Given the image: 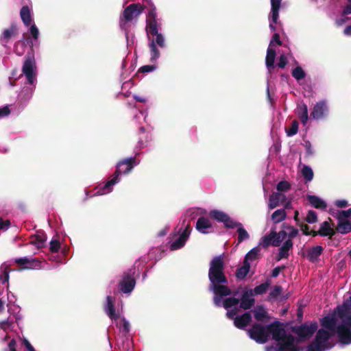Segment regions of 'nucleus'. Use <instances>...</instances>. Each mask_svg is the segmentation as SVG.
Listing matches in <instances>:
<instances>
[{"label":"nucleus","mask_w":351,"mask_h":351,"mask_svg":"<svg viewBox=\"0 0 351 351\" xmlns=\"http://www.w3.org/2000/svg\"><path fill=\"white\" fill-rule=\"evenodd\" d=\"M147 9L146 31L147 35V45L150 53V62L156 63L160 57L159 48H166V40L161 32L162 23L157 18L156 9L152 0H144L143 4L132 3L123 10L119 19V26L124 30L127 45L134 43V36L128 30V23L136 21L143 11Z\"/></svg>","instance_id":"f257e3e1"},{"label":"nucleus","mask_w":351,"mask_h":351,"mask_svg":"<svg viewBox=\"0 0 351 351\" xmlns=\"http://www.w3.org/2000/svg\"><path fill=\"white\" fill-rule=\"evenodd\" d=\"M322 328L318 330L315 340L308 346L306 351H326L332 347L329 339L337 335L341 345L351 344V296L342 305L321 321Z\"/></svg>","instance_id":"f03ea898"},{"label":"nucleus","mask_w":351,"mask_h":351,"mask_svg":"<svg viewBox=\"0 0 351 351\" xmlns=\"http://www.w3.org/2000/svg\"><path fill=\"white\" fill-rule=\"evenodd\" d=\"M225 267L223 254L214 256L209 264L208 289L214 293L213 302L217 307H221L223 297L231 294L230 289L226 285L228 279L225 275Z\"/></svg>","instance_id":"7ed1b4c3"},{"label":"nucleus","mask_w":351,"mask_h":351,"mask_svg":"<svg viewBox=\"0 0 351 351\" xmlns=\"http://www.w3.org/2000/svg\"><path fill=\"white\" fill-rule=\"evenodd\" d=\"M139 163L140 160H137L135 156L129 157L119 161L116 165V171L112 175V178L104 185H99L95 189V192L93 194L89 195L86 193V197L103 195L110 193L112 191L114 186L120 182L121 176L128 174Z\"/></svg>","instance_id":"20e7f679"},{"label":"nucleus","mask_w":351,"mask_h":351,"mask_svg":"<svg viewBox=\"0 0 351 351\" xmlns=\"http://www.w3.org/2000/svg\"><path fill=\"white\" fill-rule=\"evenodd\" d=\"M239 299L233 296L221 300V307L223 306L227 310L226 316L228 318L234 320V326L239 329H245L252 321V315L250 312L244 313L237 315L239 313Z\"/></svg>","instance_id":"39448f33"},{"label":"nucleus","mask_w":351,"mask_h":351,"mask_svg":"<svg viewBox=\"0 0 351 351\" xmlns=\"http://www.w3.org/2000/svg\"><path fill=\"white\" fill-rule=\"evenodd\" d=\"M104 311L109 318L115 322L119 330L124 333H128L130 331V323L122 315V308L115 310L114 308V298L111 295H107L106 301L104 304Z\"/></svg>","instance_id":"423d86ee"},{"label":"nucleus","mask_w":351,"mask_h":351,"mask_svg":"<svg viewBox=\"0 0 351 351\" xmlns=\"http://www.w3.org/2000/svg\"><path fill=\"white\" fill-rule=\"evenodd\" d=\"M269 337L270 335L272 338L278 342V346H286L290 348L293 343L295 342V337L291 335H287L283 325L279 322H274L268 325Z\"/></svg>","instance_id":"0eeeda50"},{"label":"nucleus","mask_w":351,"mask_h":351,"mask_svg":"<svg viewBox=\"0 0 351 351\" xmlns=\"http://www.w3.org/2000/svg\"><path fill=\"white\" fill-rule=\"evenodd\" d=\"M20 16L24 25L26 27L30 26L29 32L34 39L32 41V45H36L38 43L39 30L33 22L32 14L29 8L27 5L22 7L20 11Z\"/></svg>","instance_id":"6e6552de"},{"label":"nucleus","mask_w":351,"mask_h":351,"mask_svg":"<svg viewBox=\"0 0 351 351\" xmlns=\"http://www.w3.org/2000/svg\"><path fill=\"white\" fill-rule=\"evenodd\" d=\"M191 230L190 223L189 222L185 223V221H184L177 234H175L178 237L170 244V250H177L182 248L190 237Z\"/></svg>","instance_id":"1a4fd4ad"},{"label":"nucleus","mask_w":351,"mask_h":351,"mask_svg":"<svg viewBox=\"0 0 351 351\" xmlns=\"http://www.w3.org/2000/svg\"><path fill=\"white\" fill-rule=\"evenodd\" d=\"M249 337L258 343H265L269 339L268 325L255 324L247 331Z\"/></svg>","instance_id":"9d476101"},{"label":"nucleus","mask_w":351,"mask_h":351,"mask_svg":"<svg viewBox=\"0 0 351 351\" xmlns=\"http://www.w3.org/2000/svg\"><path fill=\"white\" fill-rule=\"evenodd\" d=\"M23 75L30 85L35 86L36 82V64L33 56L27 57L22 69Z\"/></svg>","instance_id":"9b49d317"},{"label":"nucleus","mask_w":351,"mask_h":351,"mask_svg":"<svg viewBox=\"0 0 351 351\" xmlns=\"http://www.w3.org/2000/svg\"><path fill=\"white\" fill-rule=\"evenodd\" d=\"M271 12L269 16V28L271 32H275L277 27H282V24L278 22L279 10L282 0H270Z\"/></svg>","instance_id":"f8f14e48"},{"label":"nucleus","mask_w":351,"mask_h":351,"mask_svg":"<svg viewBox=\"0 0 351 351\" xmlns=\"http://www.w3.org/2000/svg\"><path fill=\"white\" fill-rule=\"evenodd\" d=\"M317 324L313 322H305L293 328V332L301 339H309L317 330Z\"/></svg>","instance_id":"ddd939ff"},{"label":"nucleus","mask_w":351,"mask_h":351,"mask_svg":"<svg viewBox=\"0 0 351 351\" xmlns=\"http://www.w3.org/2000/svg\"><path fill=\"white\" fill-rule=\"evenodd\" d=\"M135 273V269L131 268L128 272H125L123 280L119 282L120 290L124 293H130L134 289L136 281L132 276Z\"/></svg>","instance_id":"4468645a"},{"label":"nucleus","mask_w":351,"mask_h":351,"mask_svg":"<svg viewBox=\"0 0 351 351\" xmlns=\"http://www.w3.org/2000/svg\"><path fill=\"white\" fill-rule=\"evenodd\" d=\"M328 113V107L326 100L317 101L313 106L311 117L314 120H322L325 119Z\"/></svg>","instance_id":"2eb2a0df"},{"label":"nucleus","mask_w":351,"mask_h":351,"mask_svg":"<svg viewBox=\"0 0 351 351\" xmlns=\"http://www.w3.org/2000/svg\"><path fill=\"white\" fill-rule=\"evenodd\" d=\"M14 261L24 269H39L42 268V262L35 258L24 256L16 258Z\"/></svg>","instance_id":"dca6fc26"},{"label":"nucleus","mask_w":351,"mask_h":351,"mask_svg":"<svg viewBox=\"0 0 351 351\" xmlns=\"http://www.w3.org/2000/svg\"><path fill=\"white\" fill-rule=\"evenodd\" d=\"M209 216L215 220L223 223L226 228H234L236 221L230 218L226 213L219 210H212L209 213Z\"/></svg>","instance_id":"f3484780"},{"label":"nucleus","mask_w":351,"mask_h":351,"mask_svg":"<svg viewBox=\"0 0 351 351\" xmlns=\"http://www.w3.org/2000/svg\"><path fill=\"white\" fill-rule=\"evenodd\" d=\"M254 299L252 289L244 288L239 300V308L243 310L250 309L254 305Z\"/></svg>","instance_id":"a211bd4d"},{"label":"nucleus","mask_w":351,"mask_h":351,"mask_svg":"<svg viewBox=\"0 0 351 351\" xmlns=\"http://www.w3.org/2000/svg\"><path fill=\"white\" fill-rule=\"evenodd\" d=\"M18 28L16 24H12L10 27L5 29L0 36V44L6 47L12 38L17 34Z\"/></svg>","instance_id":"6ab92c4d"},{"label":"nucleus","mask_w":351,"mask_h":351,"mask_svg":"<svg viewBox=\"0 0 351 351\" xmlns=\"http://www.w3.org/2000/svg\"><path fill=\"white\" fill-rule=\"evenodd\" d=\"M323 250L324 249L321 245H315L306 249L302 252V255L309 261L314 263L319 260Z\"/></svg>","instance_id":"aec40b11"},{"label":"nucleus","mask_w":351,"mask_h":351,"mask_svg":"<svg viewBox=\"0 0 351 351\" xmlns=\"http://www.w3.org/2000/svg\"><path fill=\"white\" fill-rule=\"evenodd\" d=\"M195 228L202 234H208L213 230L210 221L204 217H201L197 219Z\"/></svg>","instance_id":"412c9836"},{"label":"nucleus","mask_w":351,"mask_h":351,"mask_svg":"<svg viewBox=\"0 0 351 351\" xmlns=\"http://www.w3.org/2000/svg\"><path fill=\"white\" fill-rule=\"evenodd\" d=\"M335 217L338 219V224L337 230L341 234H347L351 232V222L343 217L342 215H339V213H337Z\"/></svg>","instance_id":"4be33fe9"},{"label":"nucleus","mask_w":351,"mask_h":351,"mask_svg":"<svg viewBox=\"0 0 351 351\" xmlns=\"http://www.w3.org/2000/svg\"><path fill=\"white\" fill-rule=\"evenodd\" d=\"M47 240L46 234L43 232H37L30 237L29 243L38 248L43 247Z\"/></svg>","instance_id":"5701e85b"},{"label":"nucleus","mask_w":351,"mask_h":351,"mask_svg":"<svg viewBox=\"0 0 351 351\" xmlns=\"http://www.w3.org/2000/svg\"><path fill=\"white\" fill-rule=\"evenodd\" d=\"M320 235L322 237H332L335 234V230L330 226L328 221H325L320 224L318 232H313V236Z\"/></svg>","instance_id":"b1692460"},{"label":"nucleus","mask_w":351,"mask_h":351,"mask_svg":"<svg viewBox=\"0 0 351 351\" xmlns=\"http://www.w3.org/2000/svg\"><path fill=\"white\" fill-rule=\"evenodd\" d=\"M306 198L310 204L317 209L325 210L327 207L326 202L318 196L308 195Z\"/></svg>","instance_id":"393cba45"},{"label":"nucleus","mask_w":351,"mask_h":351,"mask_svg":"<svg viewBox=\"0 0 351 351\" xmlns=\"http://www.w3.org/2000/svg\"><path fill=\"white\" fill-rule=\"evenodd\" d=\"M276 58V51L274 48L268 47L265 58V64L269 73L274 68V61Z\"/></svg>","instance_id":"a878e982"},{"label":"nucleus","mask_w":351,"mask_h":351,"mask_svg":"<svg viewBox=\"0 0 351 351\" xmlns=\"http://www.w3.org/2000/svg\"><path fill=\"white\" fill-rule=\"evenodd\" d=\"M293 247V243L291 239H287L279 248L278 254V260L288 257L289 252Z\"/></svg>","instance_id":"bb28decb"},{"label":"nucleus","mask_w":351,"mask_h":351,"mask_svg":"<svg viewBox=\"0 0 351 351\" xmlns=\"http://www.w3.org/2000/svg\"><path fill=\"white\" fill-rule=\"evenodd\" d=\"M285 196L278 193H272L269 198L268 207L269 210H272L279 206L280 202L282 200Z\"/></svg>","instance_id":"cd10ccee"},{"label":"nucleus","mask_w":351,"mask_h":351,"mask_svg":"<svg viewBox=\"0 0 351 351\" xmlns=\"http://www.w3.org/2000/svg\"><path fill=\"white\" fill-rule=\"evenodd\" d=\"M10 266V263L9 262H4L0 266V282L2 284L6 283L9 280Z\"/></svg>","instance_id":"c85d7f7f"},{"label":"nucleus","mask_w":351,"mask_h":351,"mask_svg":"<svg viewBox=\"0 0 351 351\" xmlns=\"http://www.w3.org/2000/svg\"><path fill=\"white\" fill-rule=\"evenodd\" d=\"M34 88L24 87L18 95V99L23 103L27 102L32 97Z\"/></svg>","instance_id":"c756f323"},{"label":"nucleus","mask_w":351,"mask_h":351,"mask_svg":"<svg viewBox=\"0 0 351 351\" xmlns=\"http://www.w3.org/2000/svg\"><path fill=\"white\" fill-rule=\"evenodd\" d=\"M271 240V245L278 247L280 245L282 241L286 238L285 237V232L280 230L279 232L272 231L269 234Z\"/></svg>","instance_id":"7c9ffc66"},{"label":"nucleus","mask_w":351,"mask_h":351,"mask_svg":"<svg viewBox=\"0 0 351 351\" xmlns=\"http://www.w3.org/2000/svg\"><path fill=\"white\" fill-rule=\"evenodd\" d=\"M298 115L304 125H306L308 120L307 106L304 104L298 107Z\"/></svg>","instance_id":"2f4dec72"},{"label":"nucleus","mask_w":351,"mask_h":351,"mask_svg":"<svg viewBox=\"0 0 351 351\" xmlns=\"http://www.w3.org/2000/svg\"><path fill=\"white\" fill-rule=\"evenodd\" d=\"M250 269V262L243 261V265L239 267L235 273L236 277L238 279H243L246 277Z\"/></svg>","instance_id":"473e14b6"},{"label":"nucleus","mask_w":351,"mask_h":351,"mask_svg":"<svg viewBox=\"0 0 351 351\" xmlns=\"http://www.w3.org/2000/svg\"><path fill=\"white\" fill-rule=\"evenodd\" d=\"M234 228H237L238 232V242L241 243L245 240H247L250 238V235L246 230L243 228L242 223L236 221V224L234 225Z\"/></svg>","instance_id":"72a5a7b5"},{"label":"nucleus","mask_w":351,"mask_h":351,"mask_svg":"<svg viewBox=\"0 0 351 351\" xmlns=\"http://www.w3.org/2000/svg\"><path fill=\"white\" fill-rule=\"evenodd\" d=\"M287 213L285 209L280 208L275 210L271 215V220L276 223H280L286 219Z\"/></svg>","instance_id":"f704fd0d"},{"label":"nucleus","mask_w":351,"mask_h":351,"mask_svg":"<svg viewBox=\"0 0 351 351\" xmlns=\"http://www.w3.org/2000/svg\"><path fill=\"white\" fill-rule=\"evenodd\" d=\"M301 173L306 182H311L313 178V171L312 168L306 165H303L301 169Z\"/></svg>","instance_id":"c9c22d12"},{"label":"nucleus","mask_w":351,"mask_h":351,"mask_svg":"<svg viewBox=\"0 0 351 351\" xmlns=\"http://www.w3.org/2000/svg\"><path fill=\"white\" fill-rule=\"evenodd\" d=\"M270 286V282L267 280L265 282L262 283L261 285L256 286L254 289H252L254 295H263L267 292L269 287Z\"/></svg>","instance_id":"e433bc0d"},{"label":"nucleus","mask_w":351,"mask_h":351,"mask_svg":"<svg viewBox=\"0 0 351 351\" xmlns=\"http://www.w3.org/2000/svg\"><path fill=\"white\" fill-rule=\"evenodd\" d=\"M254 318L257 321H264L267 317V312L265 308L262 306H258L254 311Z\"/></svg>","instance_id":"4c0bfd02"},{"label":"nucleus","mask_w":351,"mask_h":351,"mask_svg":"<svg viewBox=\"0 0 351 351\" xmlns=\"http://www.w3.org/2000/svg\"><path fill=\"white\" fill-rule=\"evenodd\" d=\"M282 232H285V238L287 237L288 239H291L295 238L299 234V230L294 228L293 226H287L285 227V230H282Z\"/></svg>","instance_id":"58836bf2"},{"label":"nucleus","mask_w":351,"mask_h":351,"mask_svg":"<svg viewBox=\"0 0 351 351\" xmlns=\"http://www.w3.org/2000/svg\"><path fill=\"white\" fill-rule=\"evenodd\" d=\"M292 76L297 80L300 81L305 78L306 74L302 68L300 66H296L291 72Z\"/></svg>","instance_id":"ea45409f"},{"label":"nucleus","mask_w":351,"mask_h":351,"mask_svg":"<svg viewBox=\"0 0 351 351\" xmlns=\"http://www.w3.org/2000/svg\"><path fill=\"white\" fill-rule=\"evenodd\" d=\"M282 292V289L280 286H278V285L274 286L269 293L268 300H276L281 295Z\"/></svg>","instance_id":"a19ab883"},{"label":"nucleus","mask_w":351,"mask_h":351,"mask_svg":"<svg viewBox=\"0 0 351 351\" xmlns=\"http://www.w3.org/2000/svg\"><path fill=\"white\" fill-rule=\"evenodd\" d=\"M260 250L258 247H255L249 251L245 256L244 261L249 262L256 260L258 258Z\"/></svg>","instance_id":"79ce46f5"},{"label":"nucleus","mask_w":351,"mask_h":351,"mask_svg":"<svg viewBox=\"0 0 351 351\" xmlns=\"http://www.w3.org/2000/svg\"><path fill=\"white\" fill-rule=\"evenodd\" d=\"M290 54V50L288 49V52L287 53H282L280 55V57H279V61L277 64V66L279 67V68H281V69H283L285 67V66L287 65V58H288V56Z\"/></svg>","instance_id":"37998d69"},{"label":"nucleus","mask_w":351,"mask_h":351,"mask_svg":"<svg viewBox=\"0 0 351 351\" xmlns=\"http://www.w3.org/2000/svg\"><path fill=\"white\" fill-rule=\"evenodd\" d=\"M298 131V123L297 121H293L291 127L286 130L288 136H293L297 134Z\"/></svg>","instance_id":"c03bdc74"},{"label":"nucleus","mask_w":351,"mask_h":351,"mask_svg":"<svg viewBox=\"0 0 351 351\" xmlns=\"http://www.w3.org/2000/svg\"><path fill=\"white\" fill-rule=\"evenodd\" d=\"M306 221L308 223H315L317 221V215L315 211L310 210L306 217Z\"/></svg>","instance_id":"a18cd8bd"},{"label":"nucleus","mask_w":351,"mask_h":351,"mask_svg":"<svg viewBox=\"0 0 351 351\" xmlns=\"http://www.w3.org/2000/svg\"><path fill=\"white\" fill-rule=\"evenodd\" d=\"M276 45H281L282 41L280 39V36L278 33H274L271 37L269 45L268 47H271L274 48Z\"/></svg>","instance_id":"49530a36"},{"label":"nucleus","mask_w":351,"mask_h":351,"mask_svg":"<svg viewBox=\"0 0 351 351\" xmlns=\"http://www.w3.org/2000/svg\"><path fill=\"white\" fill-rule=\"evenodd\" d=\"M12 327V322H10L8 319L0 322V328L2 329L4 332H7L8 330L11 329Z\"/></svg>","instance_id":"de8ad7c7"},{"label":"nucleus","mask_w":351,"mask_h":351,"mask_svg":"<svg viewBox=\"0 0 351 351\" xmlns=\"http://www.w3.org/2000/svg\"><path fill=\"white\" fill-rule=\"evenodd\" d=\"M50 250L53 252H58L60 248V243L57 239H52L50 241Z\"/></svg>","instance_id":"09e8293b"},{"label":"nucleus","mask_w":351,"mask_h":351,"mask_svg":"<svg viewBox=\"0 0 351 351\" xmlns=\"http://www.w3.org/2000/svg\"><path fill=\"white\" fill-rule=\"evenodd\" d=\"M303 146L305 148L306 156H309L313 155L314 150H313V146L309 141H305L303 143Z\"/></svg>","instance_id":"8fccbe9b"},{"label":"nucleus","mask_w":351,"mask_h":351,"mask_svg":"<svg viewBox=\"0 0 351 351\" xmlns=\"http://www.w3.org/2000/svg\"><path fill=\"white\" fill-rule=\"evenodd\" d=\"M290 184L287 181H280L276 186L278 191H286L290 189Z\"/></svg>","instance_id":"3c124183"},{"label":"nucleus","mask_w":351,"mask_h":351,"mask_svg":"<svg viewBox=\"0 0 351 351\" xmlns=\"http://www.w3.org/2000/svg\"><path fill=\"white\" fill-rule=\"evenodd\" d=\"M276 351H304L302 348H295V342L293 343L290 348H288L286 346H280L276 350Z\"/></svg>","instance_id":"603ef678"},{"label":"nucleus","mask_w":351,"mask_h":351,"mask_svg":"<svg viewBox=\"0 0 351 351\" xmlns=\"http://www.w3.org/2000/svg\"><path fill=\"white\" fill-rule=\"evenodd\" d=\"M259 245H262L264 247H266L269 246L270 244H271V240L270 238V235H267L264 237H263L261 241H259Z\"/></svg>","instance_id":"864d4df0"},{"label":"nucleus","mask_w":351,"mask_h":351,"mask_svg":"<svg viewBox=\"0 0 351 351\" xmlns=\"http://www.w3.org/2000/svg\"><path fill=\"white\" fill-rule=\"evenodd\" d=\"M156 69V66L154 65V64H152V65H145V66H143L140 68V71L142 72V73H149V72H152L154 71H155Z\"/></svg>","instance_id":"5fc2aeb1"},{"label":"nucleus","mask_w":351,"mask_h":351,"mask_svg":"<svg viewBox=\"0 0 351 351\" xmlns=\"http://www.w3.org/2000/svg\"><path fill=\"white\" fill-rule=\"evenodd\" d=\"M10 110L8 106L0 107V119L9 115Z\"/></svg>","instance_id":"6e6d98bb"},{"label":"nucleus","mask_w":351,"mask_h":351,"mask_svg":"<svg viewBox=\"0 0 351 351\" xmlns=\"http://www.w3.org/2000/svg\"><path fill=\"white\" fill-rule=\"evenodd\" d=\"M10 226V221L4 220L0 217V230H6Z\"/></svg>","instance_id":"4d7b16f0"},{"label":"nucleus","mask_w":351,"mask_h":351,"mask_svg":"<svg viewBox=\"0 0 351 351\" xmlns=\"http://www.w3.org/2000/svg\"><path fill=\"white\" fill-rule=\"evenodd\" d=\"M300 227L301 230L303 232V234L306 235V236L311 235V234L313 235L314 232L309 231V226L308 225L302 223L300 225Z\"/></svg>","instance_id":"13d9d810"},{"label":"nucleus","mask_w":351,"mask_h":351,"mask_svg":"<svg viewBox=\"0 0 351 351\" xmlns=\"http://www.w3.org/2000/svg\"><path fill=\"white\" fill-rule=\"evenodd\" d=\"M334 204L339 208H346L348 206V202L346 199H337Z\"/></svg>","instance_id":"bf43d9fd"},{"label":"nucleus","mask_w":351,"mask_h":351,"mask_svg":"<svg viewBox=\"0 0 351 351\" xmlns=\"http://www.w3.org/2000/svg\"><path fill=\"white\" fill-rule=\"evenodd\" d=\"M5 351H16V341L14 339H12L8 346V348L5 350Z\"/></svg>","instance_id":"052dcab7"},{"label":"nucleus","mask_w":351,"mask_h":351,"mask_svg":"<svg viewBox=\"0 0 351 351\" xmlns=\"http://www.w3.org/2000/svg\"><path fill=\"white\" fill-rule=\"evenodd\" d=\"M23 343L28 351H36L34 347L31 345V343L27 339H23Z\"/></svg>","instance_id":"680f3d73"},{"label":"nucleus","mask_w":351,"mask_h":351,"mask_svg":"<svg viewBox=\"0 0 351 351\" xmlns=\"http://www.w3.org/2000/svg\"><path fill=\"white\" fill-rule=\"evenodd\" d=\"M348 4L344 8L343 14V15L351 14V0H348Z\"/></svg>","instance_id":"e2e57ef3"},{"label":"nucleus","mask_w":351,"mask_h":351,"mask_svg":"<svg viewBox=\"0 0 351 351\" xmlns=\"http://www.w3.org/2000/svg\"><path fill=\"white\" fill-rule=\"evenodd\" d=\"M337 213H339V215H342L343 217L348 218L351 216V208L346 210L338 211Z\"/></svg>","instance_id":"0e129e2a"},{"label":"nucleus","mask_w":351,"mask_h":351,"mask_svg":"<svg viewBox=\"0 0 351 351\" xmlns=\"http://www.w3.org/2000/svg\"><path fill=\"white\" fill-rule=\"evenodd\" d=\"M147 117V112L140 111L139 113L134 117V119H139L140 117H143L144 121H146Z\"/></svg>","instance_id":"69168bd1"},{"label":"nucleus","mask_w":351,"mask_h":351,"mask_svg":"<svg viewBox=\"0 0 351 351\" xmlns=\"http://www.w3.org/2000/svg\"><path fill=\"white\" fill-rule=\"evenodd\" d=\"M280 268L279 267H276L272 270L271 276L273 278H276L280 274Z\"/></svg>","instance_id":"338daca9"},{"label":"nucleus","mask_w":351,"mask_h":351,"mask_svg":"<svg viewBox=\"0 0 351 351\" xmlns=\"http://www.w3.org/2000/svg\"><path fill=\"white\" fill-rule=\"evenodd\" d=\"M343 34L346 36H351V25H348L345 27L343 30Z\"/></svg>","instance_id":"774afa93"}]
</instances>
